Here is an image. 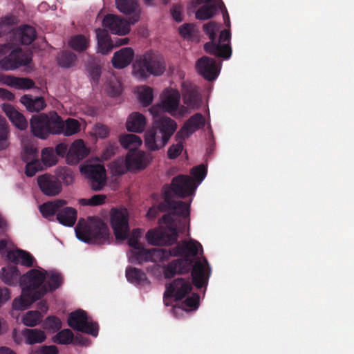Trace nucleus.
Returning a JSON list of instances; mask_svg holds the SVG:
<instances>
[{
    "label": "nucleus",
    "mask_w": 354,
    "mask_h": 354,
    "mask_svg": "<svg viewBox=\"0 0 354 354\" xmlns=\"http://www.w3.org/2000/svg\"><path fill=\"white\" fill-rule=\"evenodd\" d=\"M187 175L180 174L173 178L171 184L163 185L161 194L163 201L157 206H152L147 213L149 219L156 218L160 213H165L158 221H189L190 203L173 199L174 196L184 198L194 195L196 186Z\"/></svg>",
    "instance_id": "1"
},
{
    "label": "nucleus",
    "mask_w": 354,
    "mask_h": 354,
    "mask_svg": "<svg viewBox=\"0 0 354 354\" xmlns=\"http://www.w3.org/2000/svg\"><path fill=\"white\" fill-rule=\"evenodd\" d=\"M189 281L177 279L166 286L163 300L165 306H171L174 315L181 316L183 312L196 310L199 305V297L192 293Z\"/></svg>",
    "instance_id": "2"
},
{
    "label": "nucleus",
    "mask_w": 354,
    "mask_h": 354,
    "mask_svg": "<svg viewBox=\"0 0 354 354\" xmlns=\"http://www.w3.org/2000/svg\"><path fill=\"white\" fill-rule=\"evenodd\" d=\"M62 283V277L57 270H47L36 266L21 275L19 286L41 298L48 292L57 289Z\"/></svg>",
    "instance_id": "3"
},
{
    "label": "nucleus",
    "mask_w": 354,
    "mask_h": 354,
    "mask_svg": "<svg viewBox=\"0 0 354 354\" xmlns=\"http://www.w3.org/2000/svg\"><path fill=\"white\" fill-rule=\"evenodd\" d=\"M171 252V256L185 255L186 259L174 261L169 263L164 270L165 277L170 278L176 273H183L188 272L192 263V261L187 257H194L198 253H203V248L198 241L190 239L180 243L176 248L172 250H168Z\"/></svg>",
    "instance_id": "4"
},
{
    "label": "nucleus",
    "mask_w": 354,
    "mask_h": 354,
    "mask_svg": "<svg viewBox=\"0 0 354 354\" xmlns=\"http://www.w3.org/2000/svg\"><path fill=\"white\" fill-rule=\"evenodd\" d=\"M177 128L176 122L168 117L156 119L152 128L145 134V144L150 151H156L165 146Z\"/></svg>",
    "instance_id": "5"
},
{
    "label": "nucleus",
    "mask_w": 354,
    "mask_h": 354,
    "mask_svg": "<svg viewBox=\"0 0 354 354\" xmlns=\"http://www.w3.org/2000/svg\"><path fill=\"white\" fill-rule=\"evenodd\" d=\"M165 70L162 57L152 51L138 55L132 64V75L140 81L146 80L151 75L160 76Z\"/></svg>",
    "instance_id": "6"
},
{
    "label": "nucleus",
    "mask_w": 354,
    "mask_h": 354,
    "mask_svg": "<svg viewBox=\"0 0 354 354\" xmlns=\"http://www.w3.org/2000/svg\"><path fill=\"white\" fill-rule=\"evenodd\" d=\"M141 235L142 231L140 230H133L132 236L128 241V243L131 248L127 254L131 263H142L147 261H163L167 260L171 254L170 252L165 249H145L139 243V238Z\"/></svg>",
    "instance_id": "7"
},
{
    "label": "nucleus",
    "mask_w": 354,
    "mask_h": 354,
    "mask_svg": "<svg viewBox=\"0 0 354 354\" xmlns=\"http://www.w3.org/2000/svg\"><path fill=\"white\" fill-rule=\"evenodd\" d=\"M30 125L32 133L42 140H46L50 135H59L62 129L61 116L55 111L32 115Z\"/></svg>",
    "instance_id": "8"
},
{
    "label": "nucleus",
    "mask_w": 354,
    "mask_h": 354,
    "mask_svg": "<svg viewBox=\"0 0 354 354\" xmlns=\"http://www.w3.org/2000/svg\"><path fill=\"white\" fill-rule=\"evenodd\" d=\"M75 232L77 239L86 243H104L109 235L105 223H78Z\"/></svg>",
    "instance_id": "9"
},
{
    "label": "nucleus",
    "mask_w": 354,
    "mask_h": 354,
    "mask_svg": "<svg viewBox=\"0 0 354 354\" xmlns=\"http://www.w3.org/2000/svg\"><path fill=\"white\" fill-rule=\"evenodd\" d=\"M66 204V201L57 199L53 201L44 203L40 206L39 210L42 216L46 218L56 214L57 220L59 222L77 221V210L71 207H64Z\"/></svg>",
    "instance_id": "10"
},
{
    "label": "nucleus",
    "mask_w": 354,
    "mask_h": 354,
    "mask_svg": "<svg viewBox=\"0 0 354 354\" xmlns=\"http://www.w3.org/2000/svg\"><path fill=\"white\" fill-rule=\"evenodd\" d=\"M176 223H169L165 227H160L157 229L149 230L146 234V239L149 243L154 245H171L177 241L179 228Z\"/></svg>",
    "instance_id": "11"
},
{
    "label": "nucleus",
    "mask_w": 354,
    "mask_h": 354,
    "mask_svg": "<svg viewBox=\"0 0 354 354\" xmlns=\"http://www.w3.org/2000/svg\"><path fill=\"white\" fill-rule=\"evenodd\" d=\"M204 32L209 36V41L204 44L205 51L216 57L228 59L231 57V50L227 46H221L216 44V32L218 26L214 21H210L203 25Z\"/></svg>",
    "instance_id": "12"
},
{
    "label": "nucleus",
    "mask_w": 354,
    "mask_h": 354,
    "mask_svg": "<svg viewBox=\"0 0 354 354\" xmlns=\"http://www.w3.org/2000/svg\"><path fill=\"white\" fill-rule=\"evenodd\" d=\"M68 325L75 330L86 333L93 337L98 334V326L88 317L82 310L71 313L68 318Z\"/></svg>",
    "instance_id": "13"
},
{
    "label": "nucleus",
    "mask_w": 354,
    "mask_h": 354,
    "mask_svg": "<svg viewBox=\"0 0 354 354\" xmlns=\"http://www.w3.org/2000/svg\"><path fill=\"white\" fill-rule=\"evenodd\" d=\"M41 193L49 197L58 196L62 191V183L59 178L50 174L40 175L37 179Z\"/></svg>",
    "instance_id": "14"
},
{
    "label": "nucleus",
    "mask_w": 354,
    "mask_h": 354,
    "mask_svg": "<svg viewBox=\"0 0 354 354\" xmlns=\"http://www.w3.org/2000/svg\"><path fill=\"white\" fill-rule=\"evenodd\" d=\"M196 69L200 75L208 81L214 80L220 73V66L214 59L207 56H203L196 61Z\"/></svg>",
    "instance_id": "15"
},
{
    "label": "nucleus",
    "mask_w": 354,
    "mask_h": 354,
    "mask_svg": "<svg viewBox=\"0 0 354 354\" xmlns=\"http://www.w3.org/2000/svg\"><path fill=\"white\" fill-rule=\"evenodd\" d=\"M91 180V189L100 191L106 183V170L101 165H88L81 169Z\"/></svg>",
    "instance_id": "16"
},
{
    "label": "nucleus",
    "mask_w": 354,
    "mask_h": 354,
    "mask_svg": "<svg viewBox=\"0 0 354 354\" xmlns=\"http://www.w3.org/2000/svg\"><path fill=\"white\" fill-rule=\"evenodd\" d=\"M31 58L25 54L21 49L17 48L0 61V66L6 71L15 70L22 66H27Z\"/></svg>",
    "instance_id": "17"
},
{
    "label": "nucleus",
    "mask_w": 354,
    "mask_h": 354,
    "mask_svg": "<svg viewBox=\"0 0 354 354\" xmlns=\"http://www.w3.org/2000/svg\"><path fill=\"white\" fill-rule=\"evenodd\" d=\"M210 274L211 269L206 259L202 257L195 261L192 276L197 288H201L207 285Z\"/></svg>",
    "instance_id": "18"
},
{
    "label": "nucleus",
    "mask_w": 354,
    "mask_h": 354,
    "mask_svg": "<svg viewBox=\"0 0 354 354\" xmlns=\"http://www.w3.org/2000/svg\"><path fill=\"white\" fill-rule=\"evenodd\" d=\"M130 19L124 20L121 17L109 14L106 15L102 21L103 26L108 29L111 33L125 35L130 31Z\"/></svg>",
    "instance_id": "19"
},
{
    "label": "nucleus",
    "mask_w": 354,
    "mask_h": 354,
    "mask_svg": "<svg viewBox=\"0 0 354 354\" xmlns=\"http://www.w3.org/2000/svg\"><path fill=\"white\" fill-rule=\"evenodd\" d=\"M20 295L16 297L12 301L11 316L17 319L15 316V311L25 310L40 298L35 294L32 293L24 288H21Z\"/></svg>",
    "instance_id": "20"
},
{
    "label": "nucleus",
    "mask_w": 354,
    "mask_h": 354,
    "mask_svg": "<svg viewBox=\"0 0 354 354\" xmlns=\"http://www.w3.org/2000/svg\"><path fill=\"white\" fill-rule=\"evenodd\" d=\"M6 257L10 261L27 268L32 267L37 263L36 259L30 253L15 248L12 242L9 243V250L7 251Z\"/></svg>",
    "instance_id": "21"
},
{
    "label": "nucleus",
    "mask_w": 354,
    "mask_h": 354,
    "mask_svg": "<svg viewBox=\"0 0 354 354\" xmlns=\"http://www.w3.org/2000/svg\"><path fill=\"white\" fill-rule=\"evenodd\" d=\"M117 8L122 13L130 15V23L135 24L140 19V10L138 0H115Z\"/></svg>",
    "instance_id": "22"
},
{
    "label": "nucleus",
    "mask_w": 354,
    "mask_h": 354,
    "mask_svg": "<svg viewBox=\"0 0 354 354\" xmlns=\"http://www.w3.org/2000/svg\"><path fill=\"white\" fill-rule=\"evenodd\" d=\"M205 124L203 115L197 113L191 116L183 124L181 129L178 131V137L183 135L185 137H189L193 133L199 129L203 128Z\"/></svg>",
    "instance_id": "23"
},
{
    "label": "nucleus",
    "mask_w": 354,
    "mask_h": 354,
    "mask_svg": "<svg viewBox=\"0 0 354 354\" xmlns=\"http://www.w3.org/2000/svg\"><path fill=\"white\" fill-rule=\"evenodd\" d=\"M89 153V150L85 146L82 140H75L70 147L67 153V162L75 165L85 158Z\"/></svg>",
    "instance_id": "24"
},
{
    "label": "nucleus",
    "mask_w": 354,
    "mask_h": 354,
    "mask_svg": "<svg viewBox=\"0 0 354 354\" xmlns=\"http://www.w3.org/2000/svg\"><path fill=\"white\" fill-rule=\"evenodd\" d=\"M183 102L190 109H197L201 104L198 88L190 83L183 82L182 85Z\"/></svg>",
    "instance_id": "25"
},
{
    "label": "nucleus",
    "mask_w": 354,
    "mask_h": 354,
    "mask_svg": "<svg viewBox=\"0 0 354 354\" xmlns=\"http://www.w3.org/2000/svg\"><path fill=\"white\" fill-rule=\"evenodd\" d=\"M135 53L131 47H124L116 51L112 57L113 66L117 69H122L129 66L134 58Z\"/></svg>",
    "instance_id": "26"
},
{
    "label": "nucleus",
    "mask_w": 354,
    "mask_h": 354,
    "mask_svg": "<svg viewBox=\"0 0 354 354\" xmlns=\"http://www.w3.org/2000/svg\"><path fill=\"white\" fill-rule=\"evenodd\" d=\"M125 161L128 170L131 171L144 169L149 162L147 156L142 151L128 153Z\"/></svg>",
    "instance_id": "27"
},
{
    "label": "nucleus",
    "mask_w": 354,
    "mask_h": 354,
    "mask_svg": "<svg viewBox=\"0 0 354 354\" xmlns=\"http://www.w3.org/2000/svg\"><path fill=\"white\" fill-rule=\"evenodd\" d=\"M180 93L175 89H166L161 97V104L165 112H175L180 103Z\"/></svg>",
    "instance_id": "28"
},
{
    "label": "nucleus",
    "mask_w": 354,
    "mask_h": 354,
    "mask_svg": "<svg viewBox=\"0 0 354 354\" xmlns=\"http://www.w3.org/2000/svg\"><path fill=\"white\" fill-rule=\"evenodd\" d=\"M54 343L59 344H73L75 345L87 346L89 342L87 339L82 337H74L73 332L69 329H64L57 333L53 338Z\"/></svg>",
    "instance_id": "29"
},
{
    "label": "nucleus",
    "mask_w": 354,
    "mask_h": 354,
    "mask_svg": "<svg viewBox=\"0 0 354 354\" xmlns=\"http://www.w3.org/2000/svg\"><path fill=\"white\" fill-rule=\"evenodd\" d=\"M21 275L19 268L15 266L8 265L3 267L0 272V278L6 285L10 286H19Z\"/></svg>",
    "instance_id": "30"
},
{
    "label": "nucleus",
    "mask_w": 354,
    "mask_h": 354,
    "mask_svg": "<svg viewBox=\"0 0 354 354\" xmlns=\"http://www.w3.org/2000/svg\"><path fill=\"white\" fill-rule=\"evenodd\" d=\"M95 32L97 40V51L102 55L109 54L113 48V44L108 30L98 28Z\"/></svg>",
    "instance_id": "31"
},
{
    "label": "nucleus",
    "mask_w": 354,
    "mask_h": 354,
    "mask_svg": "<svg viewBox=\"0 0 354 354\" xmlns=\"http://www.w3.org/2000/svg\"><path fill=\"white\" fill-rule=\"evenodd\" d=\"M1 81L3 84L18 89H30L35 87V82L27 77H17L12 75L3 76Z\"/></svg>",
    "instance_id": "32"
},
{
    "label": "nucleus",
    "mask_w": 354,
    "mask_h": 354,
    "mask_svg": "<svg viewBox=\"0 0 354 354\" xmlns=\"http://www.w3.org/2000/svg\"><path fill=\"white\" fill-rule=\"evenodd\" d=\"M3 110L12 124L20 130H25L28 127V122L24 115L17 111L11 105H5Z\"/></svg>",
    "instance_id": "33"
},
{
    "label": "nucleus",
    "mask_w": 354,
    "mask_h": 354,
    "mask_svg": "<svg viewBox=\"0 0 354 354\" xmlns=\"http://www.w3.org/2000/svg\"><path fill=\"white\" fill-rule=\"evenodd\" d=\"M145 117L138 112L131 113L126 123L127 129L129 131L137 133L142 132L145 128Z\"/></svg>",
    "instance_id": "34"
},
{
    "label": "nucleus",
    "mask_w": 354,
    "mask_h": 354,
    "mask_svg": "<svg viewBox=\"0 0 354 354\" xmlns=\"http://www.w3.org/2000/svg\"><path fill=\"white\" fill-rule=\"evenodd\" d=\"M20 102L30 112H39L43 110L46 105L42 97L32 98L30 95H24L21 96Z\"/></svg>",
    "instance_id": "35"
},
{
    "label": "nucleus",
    "mask_w": 354,
    "mask_h": 354,
    "mask_svg": "<svg viewBox=\"0 0 354 354\" xmlns=\"http://www.w3.org/2000/svg\"><path fill=\"white\" fill-rule=\"evenodd\" d=\"M21 334L28 344H40L46 339V333L41 329L25 328L21 330Z\"/></svg>",
    "instance_id": "36"
},
{
    "label": "nucleus",
    "mask_w": 354,
    "mask_h": 354,
    "mask_svg": "<svg viewBox=\"0 0 354 354\" xmlns=\"http://www.w3.org/2000/svg\"><path fill=\"white\" fill-rule=\"evenodd\" d=\"M17 35L19 41L23 45L32 44L37 37L35 29L29 25L21 26L17 31Z\"/></svg>",
    "instance_id": "37"
},
{
    "label": "nucleus",
    "mask_w": 354,
    "mask_h": 354,
    "mask_svg": "<svg viewBox=\"0 0 354 354\" xmlns=\"http://www.w3.org/2000/svg\"><path fill=\"white\" fill-rule=\"evenodd\" d=\"M112 228L114 232L115 236L117 240H125L129 238L130 239L132 236V232L133 230H139L133 229L131 231L130 227L129 225V223H111Z\"/></svg>",
    "instance_id": "38"
},
{
    "label": "nucleus",
    "mask_w": 354,
    "mask_h": 354,
    "mask_svg": "<svg viewBox=\"0 0 354 354\" xmlns=\"http://www.w3.org/2000/svg\"><path fill=\"white\" fill-rule=\"evenodd\" d=\"M43 319V315L39 310H28L21 317V322L28 327L39 325Z\"/></svg>",
    "instance_id": "39"
},
{
    "label": "nucleus",
    "mask_w": 354,
    "mask_h": 354,
    "mask_svg": "<svg viewBox=\"0 0 354 354\" xmlns=\"http://www.w3.org/2000/svg\"><path fill=\"white\" fill-rule=\"evenodd\" d=\"M62 132L65 136H70L78 133L80 131V123L78 120L73 118H68L65 121L61 118Z\"/></svg>",
    "instance_id": "40"
},
{
    "label": "nucleus",
    "mask_w": 354,
    "mask_h": 354,
    "mask_svg": "<svg viewBox=\"0 0 354 354\" xmlns=\"http://www.w3.org/2000/svg\"><path fill=\"white\" fill-rule=\"evenodd\" d=\"M126 277L127 280L132 283L141 285L148 283L145 274L137 268H127Z\"/></svg>",
    "instance_id": "41"
},
{
    "label": "nucleus",
    "mask_w": 354,
    "mask_h": 354,
    "mask_svg": "<svg viewBox=\"0 0 354 354\" xmlns=\"http://www.w3.org/2000/svg\"><path fill=\"white\" fill-rule=\"evenodd\" d=\"M120 142L124 148L132 149L140 146L142 140L135 134H126L120 137Z\"/></svg>",
    "instance_id": "42"
},
{
    "label": "nucleus",
    "mask_w": 354,
    "mask_h": 354,
    "mask_svg": "<svg viewBox=\"0 0 354 354\" xmlns=\"http://www.w3.org/2000/svg\"><path fill=\"white\" fill-rule=\"evenodd\" d=\"M69 45L73 49L82 52L88 47L89 39L83 35H77L71 39Z\"/></svg>",
    "instance_id": "43"
},
{
    "label": "nucleus",
    "mask_w": 354,
    "mask_h": 354,
    "mask_svg": "<svg viewBox=\"0 0 354 354\" xmlns=\"http://www.w3.org/2000/svg\"><path fill=\"white\" fill-rule=\"evenodd\" d=\"M185 138H187L183 135L178 137V133L176 134L175 139L177 144L171 145L167 151V156L169 159H175L181 153Z\"/></svg>",
    "instance_id": "44"
},
{
    "label": "nucleus",
    "mask_w": 354,
    "mask_h": 354,
    "mask_svg": "<svg viewBox=\"0 0 354 354\" xmlns=\"http://www.w3.org/2000/svg\"><path fill=\"white\" fill-rule=\"evenodd\" d=\"M217 11L216 6L212 5H203L196 12V17L200 20H207L214 17Z\"/></svg>",
    "instance_id": "45"
},
{
    "label": "nucleus",
    "mask_w": 354,
    "mask_h": 354,
    "mask_svg": "<svg viewBox=\"0 0 354 354\" xmlns=\"http://www.w3.org/2000/svg\"><path fill=\"white\" fill-rule=\"evenodd\" d=\"M9 129L6 120L0 116V151L6 149L8 145Z\"/></svg>",
    "instance_id": "46"
},
{
    "label": "nucleus",
    "mask_w": 354,
    "mask_h": 354,
    "mask_svg": "<svg viewBox=\"0 0 354 354\" xmlns=\"http://www.w3.org/2000/svg\"><path fill=\"white\" fill-rule=\"evenodd\" d=\"M191 174L193 178L189 176L193 181L192 183L196 186V189L198 184H200L207 175V168L204 165H200L193 167L191 169Z\"/></svg>",
    "instance_id": "47"
},
{
    "label": "nucleus",
    "mask_w": 354,
    "mask_h": 354,
    "mask_svg": "<svg viewBox=\"0 0 354 354\" xmlns=\"http://www.w3.org/2000/svg\"><path fill=\"white\" fill-rule=\"evenodd\" d=\"M56 176L66 185H69L74 181V173L73 170L68 167H64L58 169L56 173Z\"/></svg>",
    "instance_id": "48"
},
{
    "label": "nucleus",
    "mask_w": 354,
    "mask_h": 354,
    "mask_svg": "<svg viewBox=\"0 0 354 354\" xmlns=\"http://www.w3.org/2000/svg\"><path fill=\"white\" fill-rule=\"evenodd\" d=\"M110 221H129V212L126 207H113L110 211Z\"/></svg>",
    "instance_id": "49"
},
{
    "label": "nucleus",
    "mask_w": 354,
    "mask_h": 354,
    "mask_svg": "<svg viewBox=\"0 0 354 354\" xmlns=\"http://www.w3.org/2000/svg\"><path fill=\"white\" fill-rule=\"evenodd\" d=\"M41 160L46 166H53L57 163V155L55 153L53 148L46 147L42 149Z\"/></svg>",
    "instance_id": "50"
},
{
    "label": "nucleus",
    "mask_w": 354,
    "mask_h": 354,
    "mask_svg": "<svg viewBox=\"0 0 354 354\" xmlns=\"http://www.w3.org/2000/svg\"><path fill=\"white\" fill-rule=\"evenodd\" d=\"M77 57L71 51H63L58 57V64L61 67L69 68L75 62Z\"/></svg>",
    "instance_id": "51"
},
{
    "label": "nucleus",
    "mask_w": 354,
    "mask_h": 354,
    "mask_svg": "<svg viewBox=\"0 0 354 354\" xmlns=\"http://www.w3.org/2000/svg\"><path fill=\"white\" fill-rule=\"evenodd\" d=\"M106 198V196L104 194H95L91 198H80L79 203L83 206H97L103 205L105 203Z\"/></svg>",
    "instance_id": "52"
},
{
    "label": "nucleus",
    "mask_w": 354,
    "mask_h": 354,
    "mask_svg": "<svg viewBox=\"0 0 354 354\" xmlns=\"http://www.w3.org/2000/svg\"><path fill=\"white\" fill-rule=\"evenodd\" d=\"M138 97L140 103L143 106H147L150 105L153 97V89L149 86H144L139 93Z\"/></svg>",
    "instance_id": "53"
},
{
    "label": "nucleus",
    "mask_w": 354,
    "mask_h": 354,
    "mask_svg": "<svg viewBox=\"0 0 354 354\" xmlns=\"http://www.w3.org/2000/svg\"><path fill=\"white\" fill-rule=\"evenodd\" d=\"M62 327V322L60 319L55 316H49L48 317L43 325L44 329L51 332L55 333V331L60 329Z\"/></svg>",
    "instance_id": "54"
},
{
    "label": "nucleus",
    "mask_w": 354,
    "mask_h": 354,
    "mask_svg": "<svg viewBox=\"0 0 354 354\" xmlns=\"http://www.w3.org/2000/svg\"><path fill=\"white\" fill-rule=\"evenodd\" d=\"M26 169L25 174L28 177H32L35 175V174L42 169V165L40 161L38 159H35L33 160H30L28 162H26Z\"/></svg>",
    "instance_id": "55"
},
{
    "label": "nucleus",
    "mask_w": 354,
    "mask_h": 354,
    "mask_svg": "<svg viewBox=\"0 0 354 354\" xmlns=\"http://www.w3.org/2000/svg\"><path fill=\"white\" fill-rule=\"evenodd\" d=\"M37 149L36 147L31 145H26L24 146L21 153V158L24 162H28L30 160L37 159Z\"/></svg>",
    "instance_id": "56"
},
{
    "label": "nucleus",
    "mask_w": 354,
    "mask_h": 354,
    "mask_svg": "<svg viewBox=\"0 0 354 354\" xmlns=\"http://www.w3.org/2000/svg\"><path fill=\"white\" fill-rule=\"evenodd\" d=\"M29 354H59V350L54 345L41 346L32 349Z\"/></svg>",
    "instance_id": "57"
},
{
    "label": "nucleus",
    "mask_w": 354,
    "mask_h": 354,
    "mask_svg": "<svg viewBox=\"0 0 354 354\" xmlns=\"http://www.w3.org/2000/svg\"><path fill=\"white\" fill-rule=\"evenodd\" d=\"M87 71L91 79L94 82H97L102 72L100 66L94 62H89L87 66Z\"/></svg>",
    "instance_id": "58"
},
{
    "label": "nucleus",
    "mask_w": 354,
    "mask_h": 354,
    "mask_svg": "<svg viewBox=\"0 0 354 354\" xmlns=\"http://www.w3.org/2000/svg\"><path fill=\"white\" fill-rule=\"evenodd\" d=\"M231 32L229 30H223L221 32L218 40H216V44H219L221 46H227L232 51L230 45Z\"/></svg>",
    "instance_id": "59"
},
{
    "label": "nucleus",
    "mask_w": 354,
    "mask_h": 354,
    "mask_svg": "<svg viewBox=\"0 0 354 354\" xmlns=\"http://www.w3.org/2000/svg\"><path fill=\"white\" fill-rule=\"evenodd\" d=\"M112 171L115 175L121 176L129 170L127 167L126 162L124 164L122 162H114L113 163Z\"/></svg>",
    "instance_id": "60"
},
{
    "label": "nucleus",
    "mask_w": 354,
    "mask_h": 354,
    "mask_svg": "<svg viewBox=\"0 0 354 354\" xmlns=\"http://www.w3.org/2000/svg\"><path fill=\"white\" fill-rule=\"evenodd\" d=\"M11 298L10 290L6 287H0V308Z\"/></svg>",
    "instance_id": "61"
},
{
    "label": "nucleus",
    "mask_w": 354,
    "mask_h": 354,
    "mask_svg": "<svg viewBox=\"0 0 354 354\" xmlns=\"http://www.w3.org/2000/svg\"><path fill=\"white\" fill-rule=\"evenodd\" d=\"M193 25L191 24H185L179 28V33L185 38L190 37L193 32Z\"/></svg>",
    "instance_id": "62"
},
{
    "label": "nucleus",
    "mask_w": 354,
    "mask_h": 354,
    "mask_svg": "<svg viewBox=\"0 0 354 354\" xmlns=\"http://www.w3.org/2000/svg\"><path fill=\"white\" fill-rule=\"evenodd\" d=\"M118 149V146L117 142H109L104 151V156L105 158H109L111 156H113L116 151Z\"/></svg>",
    "instance_id": "63"
},
{
    "label": "nucleus",
    "mask_w": 354,
    "mask_h": 354,
    "mask_svg": "<svg viewBox=\"0 0 354 354\" xmlns=\"http://www.w3.org/2000/svg\"><path fill=\"white\" fill-rule=\"evenodd\" d=\"M150 113L153 116L154 120L156 119H159L160 118H162L163 116H161V114L162 112L165 111V109H163L161 103L157 105L152 106L149 109Z\"/></svg>",
    "instance_id": "64"
}]
</instances>
